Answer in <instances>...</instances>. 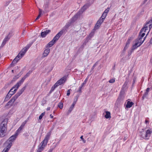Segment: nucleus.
<instances>
[{"mask_svg": "<svg viewBox=\"0 0 152 152\" xmlns=\"http://www.w3.org/2000/svg\"><path fill=\"white\" fill-rule=\"evenodd\" d=\"M51 135L50 132H48L46 135L44 139L41 142L40 145L38 146L37 152H42L46 146L48 140Z\"/></svg>", "mask_w": 152, "mask_h": 152, "instance_id": "1", "label": "nucleus"}, {"mask_svg": "<svg viewBox=\"0 0 152 152\" xmlns=\"http://www.w3.org/2000/svg\"><path fill=\"white\" fill-rule=\"evenodd\" d=\"M62 31L59 32L54 37L53 39L49 42L46 46V48H49L51 47L59 39L60 37L62 35Z\"/></svg>", "mask_w": 152, "mask_h": 152, "instance_id": "2", "label": "nucleus"}, {"mask_svg": "<svg viewBox=\"0 0 152 152\" xmlns=\"http://www.w3.org/2000/svg\"><path fill=\"white\" fill-rule=\"evenodd\" d=\"M7 120L6 119H5L1 123L0 125V131L1 133H2L5 135V134L7 130Z\"/></svg>", "mask_w": 152, "mask_h": 152, "instance_id": "3", "label": "nucleus"}, {"mask_svg": "<svg viewBox=\"0 0 152 152\" xmlns=\"http://www.w3.org/2000/svg\"><path fill=\"white\" fill-rule=\"evenodd\" d=\"M148 26L146 25H145L141 29L140 32L139 33V35L138 37V38L136 39L139 41L142 42V37L145 35V32L146 30L148 29Z\"/></svg>", "mask_w": 152, "mask_h": 152, "instance_id": "4", "label": "nucleus"}, {"mask_svg": "<svg viewBox=\"0 0 152 152\" xmlns=\"http://www.w3.org/2000/svg\"><path fill=\"white\" fill-rule=\"evenodd\" d=\"M26 88V86L23 87L15 95L12 97V99L9 101L10 103L12 104L15 100L20 96L24 92Z\"/></svg>", "mask_w": 152, "mask_h": 152, "instance_id": "5", "label": "nucleus"}, {"mask_svg": "<svg viewBox=\"0 0 152 152\" xmlns=\"http://www.w3.org/2000/svg\"><path fill=\"white\" fill-rule=\"evenodd\" d=\"M12 33L13 32L12 31H11L9 33L8 35L6 36L4 39L1 47H3L4 45L12 37Z\"/></svg>", "mask_w": 152, "mask_h": 152, "instance_id": "6", "label": "nucleus"}, {"mask_svg": "<svg viewBox=\"0 0 152 152\" xmlns=\"http://www.w3.org/2000/svg\"><path fill=\"white\" fill-rule=\"evenodd\" d=\"M19 81L16 85H14L9 91L10 92H11L12 90L13 89L15 88L14 91L12 92V95H13L14 94H15L16 91H17V89L22 84Z\"/></svg>", "mask_w": 152, "mask_h": 152, "instance_id": "7", "label": "nucleus"}, {"mask_svg": "<svg viewBox=\"0 0 152 152\" xmlns=\"http://www.w3.org/2000/svg\"><path fill=\"white\" fill-rule=\"evenodd\" d=\"M129 83V80L127 78H126V80L125 82L124 85L122 86L121 88V91H123L125 92V91H127L129 87L128 84Z\"/></svg>", "mask_w": 152, "mask_h": 152, "instance_id": "8", "label": "nucleus"}, {"mask_svg": "<svg viewBox=\"0 0 152 152\" xmlns=\"http://www.w3.org/2000/svg\"><path fill=\"white\" fill-rule=\"evenodd\" d=\"M143 43V41H142V42H140L136 39V43L134 45H133L131 49H132V50H134L138 47L140 46Z\"/></svg>", "mask_w": 152, "mask_h": 152, "instance_id": "9", "label": "nucleus"}, {"mask_svg": "<svg viewBox=\"0 0 152 152\" xmlns=\"http://www.w3.org/2000/svg\"><path fill=\"white\" fill-rule=\"evenodd\" d=\"M50 3V1L49 0H47L46 1L44 6V10L43 11V12L44 13H47L49 12L48 6Z\"/></svg>", "mask_w": 152, "mask_h": 152, "instance_id": "10", "label": "nucleus"}, {"mask_svg": "<svg viewBox=\"0 0 152 152\" xmlns=\"http://www.w3.org/2000/svg\"><path fill=\"white\" fill-rule=\"evenodd\" d=\"M81 14L80 12H78L77 13L75 14L71 19L70 20V22L72 23L75 22L78 18L80 17Z\"/></svg>", "mask_w": 152, "mask_h": 152, "instance_id": "11", "label": "nucleus"}, {"mask_svg": "<svg viewBox=\"0 0 152 152\" xmlns=\"http://www.w3.org/2000/svg\"><path fill=\"white\" fill-rule=\"evenodd\" d=\"M72 23H71V22L68 23H67L66 24V25L64 27V28L60 31H62V35L64 33H66V32L67 31L66 29L69 28V27L71 25Z\"/></svg>", "mask_w": 152, "mask_h": 152, "instance_id": "12", "label": "nucleus"}, {"mask_svg": "<svg viewBox=\"0 0 152 152\" xmlns=\"http://www.w3.org/2000/svg\"><path fill=\"white\" fill-rule=\"evenodd\" d=\"M32 72V70H29V72H28L23 77H22V78L19 81L20 82L22 83H23L25 80L30 75Z\"/></svg>", "mask_w": 152, "mask_h": 152, "instance_id": "13", "label": "nucleus"}, {"mask_svg": "<svg viewBox=\"0 0 152 152\" xmlns=\"http://www.w3.org/2000/svg\"><path fill=\"white\" fill-rule=\"evenodd\" d=\"M18 135V133H15L14 135L10 137L7 141V142H9L12 143L15 140Z\"/></svg>", "mask_w": 152, "mask_h": 152, "instance_id": "14", "label": "nucleus"}, {"mask_svg": "<svg viewBox=\"0 0 152 152\" xmlns=\"http://www.w3.org/2000/svg\"><path fill=\"white\" fill-rule=\"evenodd\" d=\"M125 94V92L123 91H121L120 95L118 97V98L117 99V101H120L121 102V101H123L124 98V95Z\"/></svg>", "mask_w": 152, "mask_h": 152, "instance_id": "15", "label": "nucleus"}, {"mask_svg": "<svg viewBox=\"0 0 152 152\" xmlns=\"http://www.w3.org/2000/svg\"><path fill=\"white\" fill-rule=\"evenodd\" d=\"M27 50L26 48H24L17 55V57L20 56L21 58L24 55Z\"/></svg>", "mask_w": 152, "mask_h": 152, "instance_id": "16", "label": "nucleus"}, {"mask_svg": "<svg viewBox=\"0 0 152 152\" xmlns=\"http://www.w3.org/2000/svg\"><path fill=\"white\" fill-rule=\"evenodd\" d=\"M66 80V76L65 75L58 80L57 82H58L59 84H60L61 85L64 83Z\"/></svg>", "mask_w": 152, "mask_h": 152, "instance_id": "17", "label": "nucleus"}, {"mask_svg": "<svg viewBox=\"0 0 152 152\" xmlns=\"http://www.w3.org/2000/svg\"><path fill=\"white\" fill-rule=\"evenodd\" d=\"M12 143L11 142H8V145H7L6 147L4 149L2 152H8V151L9 150L11 146H12Z\"/></svg>", "mask_w": 152, "mask_h": 152, "instance_id": "18", "label": "nucleus"}, {"mask_svg": "<svg viewBox=\"0 0 152 152\" xmlns=\"http://www.w3.org/2000/svg\"><path fill=\"white\" fill-rule=\"evenodd\" d=\"M21 58L20 56L17 57V56L13 60V61L10 64V66H14L15 64L17 63L18 61Z\"/></svg>", "mask_w": 152, "mask_h": 152, "instance_id": "19", "label": "nucleus"}, {"mask_svg": "<svg viewBox=\"0 0 152 152\" xmlns=\"http://www.w3.org/2000/svg\"><path fill=\"white\" fill-rule=\"evenodd\" d=\"M50 31V30H48L44 32H42L41 34V36L42 38L45 37Z\"/></svg>", "mask_w": 152, "mask_h": 152, "instance_id": "20", "label": "nucleus"}, {"mask_svg": "<svg viewBox=\"0 0 152 152\" xmlns=\"http://www.w3.org/2000/svg\"><path fill=\"white\" fill-rule=\"evenodd\" d=\"M50 52V49L47 48L45 50L44 52L42 54V56L44 57H46L49 53Z\"/></svg>", "mask_w": 152, "mask_h": 152, "instance_id": "21", "label": "nucleus"}, {"mask_svg": "<svg viewBox=\"0 0 152 152\" xmlns=\"http://www.w3.org/2000/svg\"><path fill=\"white\" fill-rule=\"evenodd\" d=\"M10 92L9 91L8 93L7 94L6 96V97L4 101V102L7 101L12 95V94H10Z\"/></svg>", "mask_w": 152, "mask_h": 152, "instance_id": "22", "label": "nucleus"}, {"mask_svg": "<svg viewBox=\"0 0 152 152\" xmlns=\"http://www.w3.org/2000/svg\"><path fill=\"white\" fill-rule=\"evenodd\" d=\"M92 37V36L91 35V34H90L85 39L83 43L86 44V43L88 42L89 40L91 39Z\"/></svg>", "mask_w": 152, "mask_h": 152, "instance_id": "23", "label": "nucleus"}, {"mask_svg": "<svg viewBox=\"0 0 152 152\" xmlns=\"http://www.w3.org/2000/svg\"><path fill=\"white\" fill-rule=\"evenodd\" d=\"M92 37V36L91 35V34H90L85 39L83 43L86 44V43L88 42L89 40L91 39Z\"/></svg>", "mask_w": 152, "mask_h": 152, "instance_id": "24", "label": "nucleus"}, {"mask_svg": "<svg viewBox=\"0 0 152 152\" xmlns=\"http://www.w3.org/2000/svg\"><path fill=\"white\" fill-rule=\"evenodd\" d=\"M134 103L128 101L127 102V104L126 105V107L127 108H130L132 107Z\"/></svg>", "mask_w": 152, "mask_h": 152, "instance_id": "25", "label": "nucleus"}, {"mask_svg": "<svg viewBox=\"0 0 152 152\" xmlns=\"http://www.w3.org/2000/svg\"><path fill=\"white\" fill-rule=\"evenodd\" d=\"M106 114L104 116L105 118L107 119L110 118L111 117L110 116V112L106 111L105 112Z\"/></svg>", "mask_w": 152, "mask_h": 152, "instance_id": "26", "label": "nucleus"}, {"mask_svg": "<svg viewBox=\"0 0 152 152\" xmlns=\"http://www.w3.org/2000/svg\"><path fill=\"white\" fill-rule=\"evenodd\" d=\"M148 93L145 92L143 95L142 98V100H143L145 98H147L148 96Z\"/></svg>", "mask_w": 152, "mask_h": 152, "instance_id": "27", "label": "nucleus"}, {"mask_svg": "<svg viewBox=\"0 0 152 152\" xmlns=\"http://www.w3.org/2000/svg\"><path fill=\"white\" fill-rule=\"evenodd\" d=\"M88 8V5L87 4L85 5L81 9V12H83Z\"/></svg>", "mask_w": 152, "mask_h": 152, "instance_id": "28", "label": "nucleus"}, {"mask_svg": "<svg viewBox=\"0 0 152 152\" xmlns=\"http://www.w3.org/2000/svg\"><path fill=\"white\" fill-rule=\"evenodd\" d=\"M76 104V103H75V102H73L72 104V105L70 107L69 109V110L68 111L69 112H71V111L73 109V108L74 107V106Z\"/></svg>", "mask_w": 152, "mask_h": 152, "instance_id": "29", "label": "nucleus"}, {"mask_svg": "<svg viewBox=\"0 0 152 152\" xmlns=\"http://www.w3.org/2000/svg\"><path fill=\"white\" fill-rule=\"evenodd\" d=\"M104 20L103 19L101 18V17H100L99 19L97 21V22L100 25H101Z\"/></svg>", "mask_w": 152, "mask_h": 152, "instance_id": "30", "label": "nucleus"}, {"mask_svg": "<svg viewBox=\"0 0 152 152\" xmlns=\"http://www.w3.org/2000/svg\"><path fill=\"white\" fill-rule=\"evenodd\" d=\"M23 128L20 126L17 129L16 131V133H18V134L20 133L22 129Z\"/></svg>", "mask_w": 152, "mask_h": 152, "instance_id": "31", "label": "nucleus"}, {"mask_svg": "<svg viewBox=\"0 0 152 152\" xmlns=\"http://www.w3.org/2000/svg\"><path fill=\"white\" fill-rule=\"evenodd\" d=\"M145 132L150 137V135L152 133V131L150 129H148Z\"/></svg>", "mask_w": 152, "mask_h": 152, "instance_id": "32", "label": "nucleus"}, {"mask_svg": "<svg viewBox=\"0 0 152 152\" xmlns=\"http://www.w3.org/2000/svg\"><path fill=\"white\" fill-rule=\"evenodd\" d=\"M149 137H150L149 136V135H148L145 132V135L144 136V137H143V139H145V140H147L149 139Z\"/></svg>", "mask_w": 152, "mask_h": 152, "instance_id": "33", "label": "nucleus"}, {"mask_svg": "<svg viewBox=\"0 0 152 152\" xmlns=\"http://www.w3.org/2000/svg\"><path fill=\"white\" fill-rule=\"evenodd\" d=\"M58 107L61 109H62L63 107V104L61 102L59 103L58 105Z\"/></svg>", "mask_w": 152, "mask_h": 152, "instance_id": "34", "label": "nucleus"}, {"mask_svg": "<svg viewBox=\"0 0 152 152\" xmlns=\"http://www.w3.org/2000/svg\"><path fill=\"white\" fill-rule=\"evenodd\" d=\"M101 25L99 24L97 22L96 23L95 26H94V28L95 29H98L99 27Z\"/></svg>", "mask_w": 152, "mask_h": 152, "instance_id": "35", "label": "nucleus"}, {"mask_svg": "<svg viewBox=\"0 0 152 152\" xmlns=\"http://www.w3.org/2000/svg\"><path fill=\"white\" fill-rule=\"evenodd\" d=\"M45 112H44L43 113H42L41 114L39 115V120H41L43 116L45 115Z\"/></svg>", "mask_w": 152, "mask_h": 152, "instance_id": "36", "label": "nucleus"}, {"mask_svg": "<svg viewBox=\"0 0 152 152\" xmlns=\"http://www.w3.org/2000/svg\"><path fill=\"white\" fill-rule=\"evenodd\" d=\"M107 15V14H104V13H103L101 17V18L103 19V20H104L106 16Z\"/></svg>", "mask_w": 152, "mask_h": 152, "instance_id": "37", "label": "nucleus"}, {"mask_svg": "<svg viewBox=\"0 0 152 152\" xmlns=\"http://www.w3.org/2000/svg\"><path fill=\"white\" fill-rule=\"evenodd\" d=\"M18 76H15L14 77H13V79L12 80L11 83H13L14 82L15 80L17 79L18 78Z\"/></svg>", "mask_w": 152, "mask_h": 152, "instance_id": "38", "label": "nucleus"}, {"mask_svg": "<svg viewBox=\"0 0 152 152\" xmlns=\"http://www.w3.org/2000/svg\"><path fill=\"white\" fill-rule=\"evenodd\" d=\"M145 132H144L143 131L141 133L140 136L143 138L145 135Z\"/></svg>", "mask_w": 152, "mask_h": 152, "instance_id": "39", "label": "nucleus"}, {"mask_svg": "<svg viewBox=\"0 0 152 152\" xmlns=\"http://www.w3.org/2000/svg\"><path fill=\"white\" fill-rule=\"evenodd\" d=\"M56 88L53 86L50 89V90L49 92V93L50 94L55 89V88Z\"/></svg>", "mask_w": 152, "mask_h": 152, "instance_id": "40", "label": "nucleus"}, {"mask_svg": "<svg viewBox=\"0 0 152 152\" xmlns=\"http://www.w3.org/2000/svg\"><path fill=\"white\" fill-rule=\"evenodd\" d=\"M109 10V8L108 7L106 9L104 10V11L103 13L104 14H106L107 15V14Z\"/></svg>", "mask_w": 152, "mask_h": 152, "instance_id": "41", "label": "nucleus"}, {"mask_svg": "<svg viewBox=\"0 0 152 152\" xmlns=\"http://www.w3.org/2000/svg\"><path fill=\"white\" fill-rule=\"evenodd\" d=\"M78 98V96L77 95L75 96V98L74 99L73 102H75V103H76L77 102V101Z\"/></svg>", "mask_w": 152, "mask_h": 152, "instance_id": "42", "label": "nucleus"}, {"mask_svg": "<svg viewBox=\"0 0 152 152\" xmlns=\"http://www.w3.org/2000/svg\"><path fill=\"white\" fill-rule=\"evenodd\" d=\"M133 51H134V50H132V49H131V50L128 51V55L129 56H130Z\"/></svg>", "mask_w": 152, "mask_h": 152, "instance_id": "43", "label": "nucleus"}, {"mask_svg": "<svg viewBox=\"0 0 152 152\" xmlns=\"http://www.w3.org/2000/svg\"><path fill=\"white\" fill-rule=\"evenodd\" d=\"M83 87L82 86H80L79 88V89L77 92H78L80 93H81V92H82L81 90H82V88Z\"/></svg>", "mask_w": 152, "mask_h": 152, "instance_id": "44", "label": "nucleus"}, {"mask_svg": "<svg viewBox=\"0 0 152 152\" xmlns=\"http://www.w3.org/2000/svg\"><path fill=\"white\" fill-rule=\"evenodd\" d=\"M87 80V79H86L83 82L81 85V86L82 87H83L84 86V85L86 83Z\"/></svg>", "mask_w": 152, "mask_h": 152, "instance_id": "45", "label": "nucleus"}, {"mask_svg": "<svg viewBox=\"0 0 152 152\" xmlns=\"http://www.w3.org/2000/svg\"><path fill=\"white\" fill-rule=\"evenodd\" d=\"M86 44L84 43H83V44L81 45V46L80 47V49H83L84 48V47L86 45Z\"/></svg>", "mask_w": 152, "mask_h": 152, "instance_id": "46", "label": "nucleus"}, {"mask_svg": "<svg viewBox=\"0 0 152 152\" xmlns=\"http://www.w3.org/2000/svg\"><path fill=\"white\" fill-rule=\"evenodd\" d=\"M115 79H111L110 80L109 82L110 83H114L115 82Z\"/></svg>", "mask_w": 152, "mask_h": 152, "instance_id": "47", "label": "nucleus"}, {"mask_svg": "<svg viewBox=\"0 0 152 152\" xmlns=\"http://www.w3.org/2000/svg\"><path fill=\"white\" fill-rule=\"evenodd\" d=\"M32 44H29L28 45H27L26 46L25 48H26L27 49V50H28L29 48L31 46V45H32Z\"/></svg>", "mask_w": 152, "mask_h": 152, "instance_id": "48", "label": "nucleus"}, {"mask_svg": "<svg viewBox=\"0 0 152 152\" xmlns=\"http://www.w3.org/2000/svg\"><path fill=\"white\" fill-rule=\"evenodd\" d=\"M60 85V84H59V83L57 81L55 83L54 85V86L56 88L59 85Z\"/></svg>", "mask_w": 152, "mask_h": 152, "instance_id": "49", "label": "nucleus"}, {"mask_svg": "<svg viewBox=\"0 0 152 152\" xmlns=\"http://www.w3.org/2000/svg\"><path fill=\"white\" fill-rule=\"evenodd\" d=\"M129 45L126 44V45L123 49V51H125L127 49Z\"/></svg>", "mask_w": 152, "mask_h": 152, "instance_id": "50", "label": "nucleus"}, {"mask_svg": "<svg viewBox=\"0 0 152 152\" xmlns=\"http://www.w3.org/2000/svg\"><path fill=\"white\" fill-rule=\"evenodd\" d=\"M130 39H129L127 40V41L126 42V45H129V44L130 43Z\"/></svg>", "mask_w": 152, "mask_h": 152, "instance_id": "51", "label": "nucleus"}, {"mask_svg": "<svg viewBox=\"0 0 152 152\" xmlns=\"http://www.w3.org/2000/svg\"><path fill=\"white\" fill-rule=\"evenodd\" d=\"M10 85V83H9L5 84V86L4 87V89L7 88Z\"/></svg>", "mask_w": 152, "mask_h": 152, "instance_id": "52", "label": "nucleus"}, {"mask_svg": "<svg viewBox=\"0 0 152 152\" xmlns=\"http://www.w3.org/2000/svg\"><path fill=\"white\" fill-rule=\"evenodd\" d=\"M83 135L81 136L80 138L82 139L84 143H85L86 142V140H84L83 138Z\"/></svg>", "mask_w": 152, "mask_h": 152, "instance_id": "53", "label": "nucleus"}, {"mask_svg": "<svg viewBox=\"0 0 152 152\" xmlns=\"http://www.w3.org/2000/svg\"><path fill=\"white\" fill-rule=\"evenodd\" d=\"M72 91L71 89H69L67 91L66 95L67 96H69L70 95V91Z\"/></svg>", "mask_w": 152, "mask_h": 152, "instance_id": "54", "label": "nucleus"}, {"mask_svg": "<svg viewBox=\"0 0 152 152\" xmlns=\"http://www.w3.org/2000/svg\"><path fill=\"white\" fill-rule=\"evenodd\" d=\"M39 15L40 16H41V15L42 14V10L40 9H39Z\"/></svg>", "mask_w": 152, "mask_h": 152, "instance_id": "55", "label": "nucleus"}, {"mask_svg": "<svg viewBox=\"0 0 152 152\" xmlns=\"http://www.w3.org/2000/svg\"><path fill=\"white\" fill-rule=\"evenodd\" d=\"M12 104L11 103H10V102L9 101L7 104L6 106H8L10 105H12Z\"/></svg>", "mask_w": 152, "mask_h": 152, "instance_id": "56", "label": "nucleus"}, {"mask_svg": "<svg viewBox=\"0 0 152 152\" xmlns=\"http://www.w3.org/2000/svg\"><path fill=\"white\" fill-rule=\"evenodd\" d=\"M5 136L4 134H3L2 133H1V131H0V137H3Z\"/></svg>", "mask_w": 152, "mask_h": 152, "instance_id": "57", "label": "nucleus"}, {"mask_svg": "<svg viewBox=\"0 0 152 152\" xmlns=\"http://www.w3.org/2000/svg\"><path fill=\"white\" fill-rule=\"evenodd\" d=\"M150 88H147L145 91V92L148 93L149 92V91Z\"/></svg>", "mask_w": 152, "mask_h": 152, "instance_id": "58", "label": "nucleus"}, {"mask_svg": "<svg viewBox=\"0 0 152 152\" xmlns=\"http://www.w3.org/2000/svg\"><path fill=\"white\" fill-rule=\"evenodd\" d=\"M53 149L54 148H51L48 152H52Z\"/></svg>", "mask_w": 152, "mask_h": 152, "instance_id": "59", "label": "nucleus"}, {"mask_svg": "<svg viewBox=\"0 0 152 152\" xmlns=\"http://www.w3.org/2000/svg\"><path fill=\"white\" fill-rule=\"evenodd\" d=\"M149 24V30H150L152 27V23H150Z\"/></svg>", "mask_w": 152, "mask_h": 152, "instance_id": "60", "label": "nucleus"}, {"mask_svg": "<svg viewBox=\"0 0 152 152\" xmlns=\"http://www.w3.org/2000/svg\"><path fill=\"white\" fill-rule=\"evenodd\" d=\"M25 125V123H24L23 122L22 123L21 125L20 126L21 127H22L23 128V127H24V126Z\"/></svg>", "mask_w": 152, "mask_h": 152, "instance_id": "61", "label": "nucleus"}, {"mask_svg": "<svg viewBox=\"0 0 152 152\" xmlns=\"http://www.w3.org/2000/svg\"><path fill=\"white\" fill-rule=\"evenodd\" d=\"M41 16L38 15V16L36 18V19L35 20V21L36 20H38L39 18Z\"/></svg>", "mask_w": 152, "mask_h": 152, "instance_id": "62", "label": "nucleus"}, {"mask_svg": "<svg viewBox=\"0 0 152 152\" xmlns=\"http://www.w3.org/2000/svg\"><path fill=\"white\" fill-rule=\"evenodd\" d=\"M97 65V63H95L94 64V65L93 66L95 68Z\"/></svg>", "mask_w": 152, "mask_h": 152, "instance_id": "63", "label": "nucleus"}, {"mask_svg": "<svg viewBox=\"0 0 152 152\" xmlns=\"http://www.w3.org/2000/svg\"><path fill=\"white\" fill-rule=\"evenodd\" d=\"M42 103L45 104L46 103V101L45 100H43L42 101Z\"/></svg>", "mask_w": 152, "mask_h": 152, "instance_id": "64", "label": "nucleus"}]
</instances>
